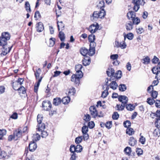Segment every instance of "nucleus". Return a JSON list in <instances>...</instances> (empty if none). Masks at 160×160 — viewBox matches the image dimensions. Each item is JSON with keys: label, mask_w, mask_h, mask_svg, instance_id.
Instances as JSON below:
<instances>
[{"label": "nucleus", "mask_w": 160, "mask_h": 160, "mask_svg": "<svg viewBox=\"0 0 160 160\" xmlns=\"http://www.w3.org/2000/svg\"><path fill=\"white\" fill-rule=\"evenodd\" d=\"M82 67L81 64L76 65L75 67L76 73L73 74L71 77V81L74 83L76 86H79L80 83V79L83 76V73L81 70Z\"/></svg>", "instance_id": "1"}, {"label": "nucleus", "mask_w": 160, "mask_h": 160, "mask_svg": "<svg viewBox=\"0 0 160 160\" xmlns=\"http://www.w3.org/2000/svg\"><path fill=\"white\" fill-rule=\"evenodd\" d=\"M10 38V35L8 32L2 33L1 36L0 37V46L5 48V46L7 45V41Z\"/></svg>", "instance_id": "2"}, {"label": "nucleus", "mask_w": 160, "mask_h": 160, "mask_svg": "<svg viewBox=\"0 0 160 160\" xmlns=\"http://www.w3.org/2000/svg\"><path fill=\"white\" fill-rule=\"evenodd\" d=\"M132 3L134 5L133 9L137 12L140 8V5L143 6L145 2L144 0H132Z\"/></svg>", "instance_id": "3"}, {"label": "nucleus", "mask_w": 160, "mask_h": 160, "mask_svg": "<svg viewBox=\"0 0 160 160\" xmlns=\"http://www.w3.org/2000/svg\"><path fill=\"white\" fill-rule=\"evenodd\" d=\"M89 111L90 114L92 118H95L98 116L99 117H102L101 115L98 114V111L94 106L90 107L89 108Z\"/></svg>", "instance_id": "4"}, {"label": "nucleus", "mask_w": 160, "mask_h": 160, "mask_svg": "<svg viewBox=\"0 0 160 160\" xmlns=\"http://www.w3.org/2000/svg\"><path fill=\"white\" fill-rule=\"evenodd\" d=\"M99 25L98 23H96L91 25L88 28V30L92 33H95L99 28Z\"/></svg>", "instance_id": "5"}, {"label": "nucleus", "mask_w": 160, "mask_h": 160, "mask_svg": "<svg viewBox=\"0 0 160 160\" xmlns=\"http://www.w3.org/2000/svg\"><path fill=\"white\" fill-rule=\"evenodd\" d=\"M42 106L45 110L49 111L50 110L51 108L52 104L49 101H44L42 102Z\"/></svg>", "instance_id": "6"}, {"label": "nucleus", "mask_w": 160, "mask_h": 160, "mask_svg": "<svg viewBox=\"0 0 160 160\" xmlns=\"http://www.w3.org/2000/svg\"><path fill=\"white\" fill-rule=\"evenodd\" d=\"M13 135L15 139L17 140L19 138L21 137L22 133V130L20 128L15 129L13 131Z\"/></svg>", "instance_id": "7"}, {"label": "nucleus", "mask_w": 160, "mask_h": 160, "mask_svg": "<svg viewBox=\"0 0 160 160\" xmlns=\"http://www.w3.org/2000/svg\"><path fill=\"white\" fill-rule=\"evenodd\" d=\"M12 87L15 90H17L20 91V93H22L23 94H25L26 93L25 89L23 86H21L20 88H18V87L14 86V84L12 85Z\"/></svg>", "instance_id": "8"}, {"label": "nucleus", "mask_w": 160, "mask_h": 160, "mask_svg": "<svg viewBox=\"0 0 160 160\" xmlns=\"http://www.w3.org/2000/svg\"><path fill=\"white\" fill-rule=\"evenodd\" d=\"M37 148V144L34 141L31 142L29 144V148L30 151L33 152Z\"/></svg>", "instance_id": "9"}, {"label": "nucleus", "mask_w": 160, "mask_h": 160, "mask_svg": "<svg viewBox=\"0 0 160 160\" xmlns=\"http://www.w3.org/2000/svg\"><path fill=\"white\" fill-rule=\"evenodd\" d=\"M36 29L37 32H41L44 30V26L42 22H39L36 24Z\"/></svg>", "instance_id": "10"}, {"label": "nucleus", "mask_w": 160, "mask_h": 160, "mask_svg": "<svg viewBox=\"0 0 160 160\" xmlns=\"http://www.w3.org/2000/svg\"><path fill=\"white\" fill-rule=\"evenodd\" d=\"M118 101L122 103H127L128 101V97L125 96L120 95L118 97Z\"/></svg>", "instance_id": "11"}, {"label": "nucleus", "mask_w": 160, "mask_h": 160, "mask_svg": "<svg viewBox=\"0 0 160 160\" xmlns=\"http://www.w3.org/2000/svg\"><path fill=\"white\" fill-rule=\"evenodd\" d=\"M45 128V125L44 123H40L38 124L36 128L38 132H41L44 130Z\"/></svg>", "instance_id": "12"}, {"label": "nucleus", "mask_w": 160, "mask_h": 160, "mask_svg": "<svg viewBox=\"0 0 160 160\" xmlns=\"http://www.w3.org/2000/svg\"><path fill=\"white\" fill-rule=\"evenodd\" d=\"M127 17L128 19L131 20L136 17V13L133 11H129L127 13Z\"/></svg>", "instance_id": "13"}, {"label": "nucleus", "mask_w": 160, "mask_h": 160, "mask_svg": "<svg viewBox=\"0 0 160 160\" xmlns=\"http://www.w3.org/2000/svg\"><path fill=\"white\" fill-rule=\"evenodd\" d=\"M125 26L127 30L130 31L133 28V24L132 23V22L129 21L126 22Z\"/></svg>", "instance_id": "14"}, {"label": "nucleus", "mask_w": 160, "mask_h": 160, "mask_svg": "<svg viewBox=\"0 0 160 160\" xmlns=\"http://www.w3.org/2000/svg\"><path fill=\"white\" fill-rule=\"evenodd\" d=\"M5 48L4 47H2L3 49L2 50V53L4 55H6L7 53L9 52L11 48V47H8L7 46V45L5 46Z\"/></svg>", "instance_id": "15"}, {"label": "nucleus", "mask_w": 160, "mask_h": 160, "mask_svg": "<svg viewBox=\"0 0 160 160\" xmlns=\"http://www.w3.org/2000/svg\"><path fill=\"white\" fill-rule=\"evenodd\" d=\"M81 54L83 56H85L88 55V50L85 47L82 48L80 50Z\"/></svg>", "instance_id": "16"}, {"label": "nucleus", "mask_w": 160, "mask_h": 160, "mask_svg": "<svg viewBox=\"0 0 160 160\" xmlns=\"http://www.w3.org/2000/svg\"><path fill=\"white\" fill-rule=\"evenodd\" d=\"M24 81L23 79L22 78H19L18 80L16 81V82H13L12 84H14L15 86L18 87V84L19 85H21L23 83V82Z\"/></svg>", "instance_id": "17"}, {"label": "nucleus", "mask_w": 160, "mask_h": 160, "mask_svg": "<svg viewBox=\"0 0 160 160\" xmlns=\"http://www.w3.org/2000/svg\"><path fill=\"white\" fill-rule=\"evenodd\" d=\"M136 140L133 137H131L129 141V144L131 146H133L136 144Z\"/></svg>", "instance_id": "18"}, {"label": "nucleus", "mask_w": 160, "mask_h": 160, "mask_svg": "<svg viewBox=\"0 0 160 160\" xmlns=\"http://www.w3.org/2000/svg\"><path fill=\"white\" fill-rule=\"evenodd\" d=\"M107 73L108 76H113L115 74L114 70L112 68H108L107 71Z\"/></svg>", "instance_id": "19"}, {"label": "nucleus", "mask_w": 160, "mask_h": 160, "mask_svg": "<svg viewBox=\"0 0 160 160\" xmlns=\"http://www.w3.org/2000/svg\"><path fill=\"white\" fill-rule=\"evenodd\" d=\"M61 102V100L60 98H54L53 100V104L55 106H58L59 105Z\"/></svg>", "instance_id": "20"}, {"label": "nucleus", "mask_w": 160, "mask_h": 160, "mask_svg": "<svg viewBox=\"0 0 160 160\" xmlns=\"http://www.w3.org/2000/svg\"><path fill=\"white\" fill-rule=\"evenodd\" d=\"M70 98L68 96L63 98L61 100L62 102L64 104H68L70 101Z\"/></svg>", "instance_id": "21"}, {"label": "nucleus", "mask_w": 160, "mask_h": 160, "mask_svg": "<svg viewBox=\"0 0 160 160\" xmlns=\"http://www.w3.org/2000/svg\"><path fill=\"white\" fill-rule=\"evenodd\" d=\"M98 12H99L98 15L100 18H104L106 15L105 12L103 8L101 9L100 11H98Z\"/></svg>", "instance_id": "22"}, {"label": "nucleus", "mask_w": 160, "mask_h": 160, "mask_svg": "<svg viewBox=\"0 0 160 160\" xmlns=\"http://www.w3.org/2000/svg\"><path fill=\"white\" fill-rule=\"evenodd\" d=\"M153 135L155 137H159L160 136V129L159 128H157V129L154 130Z\"/></svg>", "instance_id": "23"}, {"label": "nucleus", "mask_w": 160, "mask_h": 160, "mask_svg": "<svg viewBox=\"0 0 160 160\" xmlns=\"http://www.w3.org/2000/svg\"><path fill=\"white\" fill-rule=\"evenodd\" d=\"M132 23L134 24L138 25L140 22V19L138 17H136L131 20Z\"/></svg>", "instance_id": "24"}, {"label": "nucleus", "mask_w": 160, "mask_h": 160, "mask_svg": "<svg viewBox=\"0 0 160 160\" xmlns=\"http://www.w3.org/2000/svg\"><path fill=\"white\" fill-rule=\"evenodd\" d=\"M75 92L76 90L75 88L73 87H71V88L69 89L68 95L69 96L74 95Z\"/></svg>", "instance_id": "25"}, {"label": "nucleus", "mask_w": 160, "mask_h": 160, "mask_svg": "<svg viewBox=\"0 0 160 160\" xmlns=\"http://www.w3.org/2000/svg\"><path fill=\"white\" fill-rule=\"evenodd\" d=\"M110 88L113 90H115L117 88L118 85L115 81H112L110 84Z\"/></svg>", "instance_id": "26"}, {"label": "nucleus", "mask_w": 160, "mask_h": 160, "mask_svg": "<svg viewBox=\"0 0 160 160\" xmlns=\"http://www.w3.org/2000/svg\"><path fill=\"white\" fill-rule=\"evenodd\" d=\"M99 12L98 11H94L92 14V17H91V19L92 21H94V19H97L99 18Z\"/></svg>", "instance_id": "27"}, {"label": "nucleus", "mask_w": 160, "mask_h": 160, "mask_svg": "<svg viewBox=\"0 0 160 160\" xmlns=\"http://www.w3.org/2000/svg\"><path fill=\"white\" fill-rule=\"evenodd\" d=\"M126 133L129 135H132L134 134V131L131 128H128L126 131Z\"/></svg>", "instance_id": "28"}, {"label": "nucleus", "mask_w": 160, "mask_h": 160, "mask_svg": "<svg viewBox=\"0 0 160 160\" xmlns=\"http://www.w3.org/2000/svg\"><path fill=\"white\" fill-rule=\"evenodd\" d=\"M105 6V2L103 0H101L99 1V3L97 5V7L101 9L103 8Z\"/></svg>", "instance_id": "29"}, {"label": "nucleus", "mask_w": 160, "mask_h": 160, "mask_svg": "<svg viewBox=\"0 0 160 160\" xmlns=\"http://www.w3.org/2000/svg\"><path fill=\"white\" fill-rule=\"evenodd\" d=\"M82 149V147L80 145H77L76 147L75 146V148H74V150H75V152H81Z\"/></svg>", "instance_id": "30"}, {"label": "nucleus", "mask_w": 160, "mask_h": 160, "mask_svg": "<svg viewBox=\"0 0 160 160\" xmlns=\"http://www.w3.org/2000/svg\"><path fill=\"white\" fill-rule=\"evenodd\" d=\"M95 48L93 47V48L90 47L89 49L88 50V55L89 56H93L95 53Z\"/></svg>", "instance_id": "31"}, {"label": "nucleus", "mask_w": 160, "mask_h": 160, "mask_svg": "<svg viewBox=\"0 0 160 160\" xmlns=\"http://www.w3.org/2000/svg\"><path fill=\"white\" fill-rule=\"evenodd\" d=\"M122 76V72L121 71L118 70L115 73L114 77L118 79H120Z\"/></svg>", "instance_id": "32"}, {"label": "nucleus", "mask_w": 160, "mask_h": 160, "mask_svg": "<svg viewBox=\"0 0 160 160\" xmlns=\"http://www.w3.org/2000/svg\"><path fill=\"white\" fill-rule=\"evenodd\" d=\"M57 23L58 31L60 30V28H61L62 30L64 29V25L62 21L60 22H59V24H58V21H57Z\"/></svg>", "instance_id": "33"}, {"label": "nucleus", "mask_w": 160, "mask_h": 160, "mask_svg": "<svg viewBox=\"0 0 160 160\" xmlns=\"http://www.w3.org/2000/svg\"><path fill=\"white\" fill-rule=\"evenodd\" d=\"M142 60L143 61L142 62L143 63L146 65L148 64L151 61L150 58L147 56L142 59Z\"/></svg>", "instance_id": "34"}, {"label": "nucleus", "mask_w": 160, "mask_h": 160, "mask_svg": "<svg viewBox=\"0 0 160 160\" xmlns=\"http://www.w3.org/2000/svg\"><path fill=\"white\" fill-rule=\"evenodd\" d=\"M124 151L126 154L128 156L130 155L132 151L131 148L128 147H126L124 149Z\"/></svg>", "instance_id": "35"}, {"label": "nucleus", "mask_w": 160, "mask_h": 160, "mask_svg": "<svg viewBox=\"0 0 160 160\" xmlns=\"http://www.w3.org/2000/svg\"><path fill=\"white\" fill-rule=\"evenodd\" d=\"M41 72V69L39 68L36 70V71H34V75L36 79H38L39 76Z\"/></svg>", "instance_id": "36"}, {"label": "nucleus", "mask_w": 160, "mask_h": 160, "mask_svg": "<svg viewBox=\"0 0 160 160\" xmlns=\"http://www.w3.org/2000/svg\"><path fill=\"white\" fill-rule=\"evenodd\" d=\"M126 107L128 110L130 111H132L135 108V106L131 104H127L126 105Z\"/></svg>", "instance_id": "37"}, {"label": "nucleus", "mask_w": 160, "mask_h": 160, "mask_svg": "<svg viewBox=\"0 0 160 160\" xmlns=\"http://www.w3.org/2000/svg\"><path fill=\"white\" fill-rule=\"evenodd\" d=\"M58 36L60 39V40L61 41H64L65 39V34L62 31L60 32H59Z\"/></svg>", "instance_id": "38"}, {"label": "nucleus", "mask_w": 160, "mask_h": 160, "mask_svg": "<svg viewBox=\"0 0 160 160\" xmlns=\"http://www.w3.org/2000/svg\"><path fill=\"white\" fill-rule=\"evenodd\" d=\"M25 8L28 12H30L31 11L30 5L28 2H26L25 4Z\"/></svg>", "instance_id": "39"}, {"label": "nucleus", "mask_w": 160, "mask_h": 160, "mask_svg": "<svg viewBox=\"0 0 160 160\" xmlns=\"http://www.w3.org/2000/svg\"><path fill=\"white\" fill-rule=\"evenodd\" d=\"M119 90L122 92L124 91L127 89L126 85L124 84H121L119 85Z\"/></svg>", "instance_id": "40"}, {"label": "nucleus", "mask_w": 160, "mask_h": 160, "mask_svg": "<svg viewBox=\"0 0 160 160\" xmlns=\"http://www.w3.org/2000/svg\"><path fill=\"white\" fill-rule=\"evenodd\" d=\"M151 93V96L154 99L156 98L158 95V92L155 91L153 90L152 92H150Z\"/></svg>", "instance_id": "41"}, {"label": "nucleus", "mask_w": 160, "mask_h": 160, "mask_svg": "<svg viewBox=\"0 0 160 160\" xmlns=\"http://www.w3.org/2000/svg\"><path fill=\"white\" fill-rule=\"evenodd\" d=\"M43 117L42 115L38 114L37 116V120L38 124L42 123V122L43 119Z\"/></svg>", "instance_id": "42"}, {"label": "nucleus", "mask_w": 160, "mask_h": 160, "mask_svg": "<svg viewBox=\"0 0 160 160\" xmlns=\"http://www.w3.org/2000/svg\"><path fill=\"white\" fill-rule=\"evenodd\" d=\"M55 39L54 38H51L49 39V46L52 47L55 44Z\"/></svg>", "instance_id": "43"}, {"label": "nucleus", "mask_w": 160, "mask_h": 160, "mask_svg": "<svg viewBox=\"0 0 160 160\" xmlns=\"http://www.w3.org/2000/svg\"><path fill=\"white\" fill-rule=\"evenodd\" d=\"M6 133V131L5 129H0V140L2 139V137Z\"/></svg>", "instance_id": "44"}, {"label": "nucleus", "mask_w": 160, "mask_h": 160, "mask_svg": "<svg viewBox=\"0 0 160 160\" xmlns=\"http://www.w3.org/2000/svg\"><path fill=\"white\" fill-rule=\"evenodd\" d=\"M147 102L150 105H152L154 103L155 100L152 98H148Z\"/></svg>", "instance_id": "45"}, {"label": "nucleus", "mask_w": 160, "mask_h": 160, "mask_svg": "<svg viewBox=\"0 0 160 160\" xmlns=\"http://www.w3.org/2000/svg\"><path fill=\"white\" fill-rule=\"evenodd\" d=\"M82 62L83 65L85 66H87L89 65L91 62L90 60V59H88V60L84 59L82 60Z\"/></svg>", "instance_id": "46"}, {"label": "nucleus", "mask_w": 160, "mask_h": 160, "mask_svg": "<svg viewBox=\"0 0 160 160\" xmlns=\"http://www.w3.org/2000/svg\"><path fill=\"white\" fill-rule=\"evenodd\" d=\"M95 39V36L92 34L89 35L88 37V39L89 41L90 42L94 41Z\"/></svg>", "instance_id": "47"}, {"label": "nucleus", "mask_w": 160, "mask_h": 160, "mask_svg": "<svg viewBox=\"0 0 160 160\" xmlns=\"http://www.w3.org/2000/svg\"><path fill=\"white\" fill-rule=\"evenodd\" d=\"M40 132L42 138H46L48 135V132L46 131H44V130Z\"/></svg>", "instance_id": "48"}, {"label": "nucleus", "mask_w": 160, "mask_h": 160, "mask_svg": "<svg viewBox=\"0 0 160 160\" xmlns=\"http://www.w3.org/2000/svg\"><path fill=\"white\" fill-rule=\"evenodd\" d=\"M33 141H37L39 140L40 138V136L39 134L38 133H37L35 135H33Z\"/></svg>", "instance_id": "49"}, {"label": "nucleus", "mask_w": 160, "mask_h": 160, "mask_svg": "<svg viewBox=\"0 0 160 160\" xmlns=\"http://www.w3.org/2000/svg\"><path fill=\"white\" fill-rule=\"evenodd\" d=\"M131 125V123L128 120H127L123 122V126L125 128H128Z\"/></svg>", "instance_id": "50"}, {"label": "nucleus", "mask_w": 160, "mask_h": 160, "mask_svg": "<svg viewBox=\"0 0 160 160\" xmlns=\"http://www.w3.org/2000/svg\"><path fill=\"white\" fill-rule=\"evenodd\" d=\"M119 117V115L117 112H115L112 115V118L114 120H117Z\"/></svg>", "instance_id": "51"}, {"label": "nucleus", "mask_w": 160, "mask_h": 160, "mask_svg": "<svg viewBox=\"0 0 160 160\" xmlns=\"http://www.w3.org/2000/svg\"><path fill=\"white\" fill-rule=\"evenodd\" d=\"M41 17V16L39 11H37L35 12L34 18L36 20H38Z\"/></svg>", "instance_id": "52"}, {"label": "nucleus", "mask_w": 160, "mask_h": 160, "mask_svg": "<svg viewBox=\"0 0 160 160\" xmlns=\"http://www.w3.org/2000/svg\"><path fill=\"white\" fill-rule=\"evenodd\" d=\"M88 126L87 127L88 128L90 129H92L94 127L95 124L93 121L89 122L88 123Z\"/></svg>", "instance_id": "53"}, {"label": "nucleus", "mask_w": 160, "mask_h": 160, "mask_svg": "<svg viewBox=\"0 0 160 160\" xmlns=\"http://www.w3.org/2000/svg\"><path fill=\"white\" fill-rule=\"evenodd\" d=\"M91 118V116L89 114H86L84 116L83 119L85 121L87 122L90 120Z\"/></svg>", "instance_id": "54"}, {"label": "nucleus", "mask_w": 160, "mask_h": 160, "mask_svg": "<svg viewBox=\"0 0 160 160\" xmlns=\"http://www.w3.org/2000/svg\"><path fill=\"white\" fill-rule=\"evenodd\" d=\"M88 131V127L87 126H84L82 127V133H87Z\"/></svg>", "instance_id": "55"}, {"label": "nucleus", "mask_w": 160, "mask_h": 160, "mask_svg": "<svg viewBox=\"0 0 160 160\" xmlns=\"http://www.w3.org/2000/svg\"><path fill=\"white\" fill-rule=\"evenodd\" d=\"M155 124L157 128H159L160 127V118H156Z\"/></svg>", "instance_id": "56"}, {"label": "nucleus", "mask_w": 160, "mask_h": 160, "mask_svg": "<svg viewBox=\"0 0 160 160\" xmlns=\"http://www.w3.org/2000/svg\"><path fill=\"white\" fill-rule=\"evenodd\" d=\"M82 140V137H79L75 138V142L77 144L80 143Z\"/></svg>", "instance_id": "57"}, {"label": "nucleus", "mask_w": 160, "mask_h": 160, "mask_svg": "<svg viewBox=\"0 0 160 160\" xmlns=\"http://www.w3.org/2000/svg\"><path fill=\"white\" fill-rule=\"evenodd\" d=\"M126 36L129 40H131L133 38V35L132 33H129L126 35Z\"/></svg>", "instance_id": "58"}, {"label": "nucleus", "mask_w": 160, "mask_h": 160, "mask_svg": "<svg viewBox=\"0 0 160 160\" xmlns=\"http://www.w3.org/2000/svg\"><path fill=\"white\" fill-rule=\"evenodd\" d=\"M159 68L157 67H154L152 69V71L153 73L156 74L159 71L158 70Z\"/></svg>", "instance_id": "59"}, {"label": "nucleus", "mask_w": 160, "mask_h": 160, "mask_svg": "<svg viewBox=\"0 0 160 160\" xmlns=\"http://www.w3.org/2000/svg\"><path fill=\"white\" fill-rule=\"evenodd\" d=\"M77 158V156H76V154L75 153H73L71 154V157L69 160H76Z\"/></svg>", "instance_id": "60"}, {"label": "nucleus", "mask_w": 160, "mask_h": 160, "mask_svg": "<svg viewBox=\"0 0 160 160\" xmlns=\"http://www.w3.org/2000/svg\"><path fill=\"white\" fill-rule=\"evenodd\" d=\"M155 106L158 108H160V100H156L154 102Z\"/></svg>", "instance_id": "61"}, {"label": "nucleus", "mask_w": 160, "mask_h": 160, "mask_svg": "<svg viewBox=\"0 0 160 160\" xmlns=\"http://www.w3.org/2000/svg\"><path fill=\"white\" fill-rule=\"evenodd\" d=\"M118 55L117 54H112L110 56V58L113 60H117L118 58Z\"/></svg>", "instance_id": "62"}, {"label": "nucleus", "mask_w": 160, "mask_h": 160, "mask_svg": "<svg viewBox=\"0 0 160 160\" xmlns=\"http://www.w3.org/2000/svg\"><path fill=\"white\" fill-rule=\"evenodd\" d=\"M136 152L138 156L141 155L143 153V151L141 148H137Z\"/></svg>", "instance_id": "63"}, {"label": "nucleus", "mask_w": 160, "mask_h": 160, "mask_svg": "<svg viewBox=\"0 0 160 160\" xmlns=\"http://www.w3.org/2000/svg\"><path fill=\"white\" fill-rule=\"evenodd\" d=\"M112 126V122L109 121L105 123V127L106 128L108 129H110Z\"/></svg>", "instance_id": "64"}]
</instances>
